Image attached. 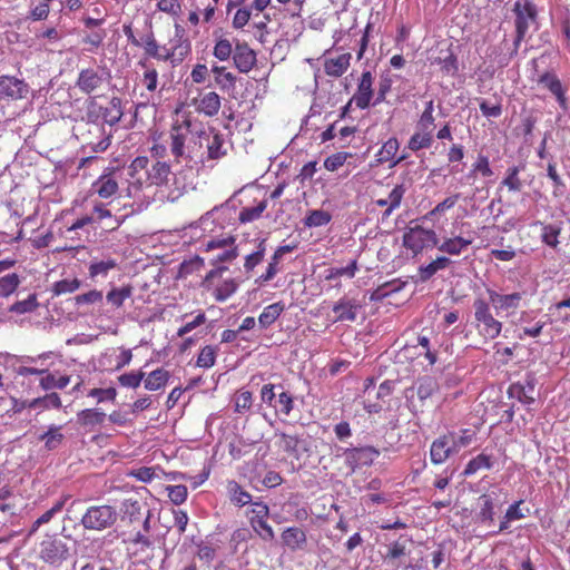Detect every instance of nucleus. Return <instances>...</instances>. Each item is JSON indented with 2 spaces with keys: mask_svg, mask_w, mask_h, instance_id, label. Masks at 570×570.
<instances>
[{
  "mask_svg": "<svg viewBox=\"0 0 570 570\" xmlns=\"http://www.w3.org/2000/svg\"><path fill=\"white\" fill-rule=\"evenodd\" d=\"M337 456L345 458L346 465L354 472L361 465H371L379 458L380 451L374 446L338 448Z\"/></svg>",
  "mask_w": 570,
  "mask_h": 570,
  "instance_id": "6e6552de",
  "label": "nucleus"
},
{
  "mask_svg": "<svg viewBox=\"0 0 570 570\" xmlns=\"http://www.w3.org/2000/svg\"><path fill=\"white\" fill-rule=\"evenodd\" d=\"M234 242L235 239L233 237H227L222 239H212L206 244L207 252L216 248L223 249L222 253L213 258L212 264L215 267L207 273L202 282V286L207 291H210L213 288L214 281L222 277L223 274L228 269L227 266L223 264L232 262L238 256L237 248L232 247Z\"/></svg>",
  "mask_w": 570,
  "mask_h": 570,
  "instance_id": "f257e3e1",
  "label": "nucleus"
},
{
  "mask_svg": "<svg viewBox=\"0 0 570 570\" xmlns=\"http://www.w3.org/2000/svg\"><path fill=\"white\" fill-rule=\"evenodd\" d=\"M281 438V448L288 454H296L303 440L297 435L286 434L284 432L276 433Z\"/></svg>",
  "mask_w": 570,
  "mask_h": 570,
  "instance_id": "de8ad7c7",
  "label": "nucleus"
},
{
  "mask_svg": "<svg viewBox=\"0 0 570 570\" xmlns=\"http://www.w3.org/2000/svg\"><path fill=\"white\" fill-rule=\"evenodd\" d=\"M92 190L101 198H109L118 191V183L111 175H102L92 184Z\"/></svg>",
  "mask_w": 570,
  "mask_h": 570,
  "instance_id": "b1692460",
  "label": "nucleus"
},
{
  "mask_svg": "<svg viewBox=\"0 0 570 570\" xmlns=\"http://www.w3.org/2000/svg\"><path fill=\"white\" fill-rule=\"evenodd\" d=\"M273 409L276 414L288 416L294 409L293 396L282 387V390L277 393V400Z\"/></svg>",
  "mask_w": 570,
  "mask_h": 570,
  "instance_id": "e433bc0d",
  "label": "nucleus"
},
{
  "mask_svg": "<svg viewBox=\"0 0 570 570\" xmlns=\"http://www.w3.org/2000/svg\"><path fill=\"white\" fill-rule=\"evenodd\" d=\"M169 380V373L164 368L153 371L145 380V389L157 391L164 387Z\"/></svg>",
  "mask_w": 570,
  "mask_h": 570,
  "instance_id": "c9c22d12",
  "label": "nucleus"
},
{
  "mask_svg": "<svg viewBox=\"0 0 570 570\" xmlns=\"http://www.w3.org/2000/svg\"><path fill=\"white\" fill-rule=\"evenodd\" d=\"M171 176L170 166L166 161H155L146 171L145 183L150 186H166Z\"/></svg>",
  "mask_w": 570,
  "mask_h": 570,
  "instance_id": "f3484780",
  "label": "nucleus"
},
{
  "mask_svg": "<svg viewBox=\"0 0 570 570\" xmlns=\"http://www.w3.org/2000/svg\"><path fill=\"white\" fill-rule=\"evenodd\" d=\"M515 37L513 50L517 52L520 43L525 39L531 27L538 29V11L535 4L530 0L517 1L513 7Z\"/></svg>",
  "mask_w": 570,
  "mask_h": 570,
  "instance_id": "f03ea898",
  "label": "nucleus"
},
{
  "mask_svg": "<svg viewBox=\"0 0 570 570\" xmlns=\"http://www.w3.org/2000/svg\"><path fill=\"white\" fill-rule=\"evenodd\" d=\"M212 71L216 75V82L222 89H230L235 87L236 76L226 71L225 67L214 66Z\"/></svg>",
  "mask_w": 570,
  "mask_h": 570,
  "instance_id": "a19ab883",
  "label": "nucleus"
},
{
  "mask_svg": "<svg viewBox=\"0 0 570 570\" xmlns=\"http://www.w3.org/2000/svg\"><path fill=\"white\" fill-rule=\"evenodd\" d=\"M266 207H267V202L266 200L259 202L254 207H244L239 212V220L242 223L254 222V220L258 219L262 216V214L266 209Z\"/></svg>",
  "mask_w": 570,
  "mask_h": 570,
  "instance_id": "49530a36",
  "label": "nucleus"
},
{
  "mask_svg": "<svg viewBox=\"0 0 570 570\" xmlns=\"http://www.w3.org/2000/svg\"><path fill=\"white\" fill-rule=\"evenodd\" d=\"M29 94L28 83L14 76H0V100H19L27 98Z\"/></svg>",
  "mask_w": 570,
  "mask_h": 570,
  "instance_id": "9b49d317",
  "label": "nucleus"
},
{
  "mask_svg": "<svg viewBox=\"0 0 570 570\" xmlns=\"http://www.w3.org/2000/svg\"><path fill=\"white\" fill-rule=\"evenodd\" d=\"M134 288L131 285L122 287H112L106 295V299L114 307L119 308L124 302L132 295Z\"/></svg>",
  "mask_w": 570,
  "mask_h": 570,
  "instance_id": "f704fd0d",
  "label": "nucleus"
},
{
  "mask_svg": "<svg viewBox=\"0 0 570 570\" xmlns=\"http://www.w3.org/2000/svg\"><path fill=\"white\" fill-rule=\"evenodd\" d=\"M124 116L122 100L119 97H112L106 107L101 106L102 124L106 127L117 125Z\"/></svg>",
  "mask_w": 570,
  "mask_h": 570,
  "instance_id": "412c9836",
  "label": "nucleus"
},
{
  "mask_svg": "<svg viewBox=\"0 0 570 570\" xmlns=\"http://www.w3.org/2000/svg\"><path fill=\"white\" fill-rule=\"evenodd\" d=\"M282 390V385L275 384H265L261 390V400L263 403L267 404L271 407H274V404L277 400V393Z\"/></svg>",
  "mask_w": 570,
  "mask_h": 570,
  "instance_id": "0e129e2a",
  "label": "nucleus"
},
{
  "mask_svg": "<svg viewBox=\"0 0 570 570\" xmlns=\"http://www.w3.org/2000/svg\"><path fill=\"white\" fill-rule=\"evenodd\" d=\"M399 141L396 138H390L387 141L383 144L381 149L377 153V161L379 163H387L393 160L397 150H399Z\"/></svg>",
  "mask_w": 570,
  "mask_h": 570,
  "instance_id": "c03bdc74",
  "label": "nucleus"
},
{
  "mask_svg": "<svg viewBox=\"0 0 570 570\" xmlns=\"http://www.w3.org/2000/svg\"><path fill=\"white\" fill-rule=\"evenodd\" d=\"M141 40L145 52L148 57L158 59V57L161 56V47L157 43L151 30L141 37Z\"/></svg>",
  "mask_w": 570,
  "mask_h": 570,
  "instance_id": "5fc2aeb1",
  "label": "nucleus"
},
{
  "mask_svg": "<svg viewBox=\"0 0 570 570\" xmlns=\"http://www.w3.org/2000/svg\"><path fill=\"white\" fill-rule=\"evenodd\" d=\"M229 500L237 507H244L252 502V495L245 491L236 481H229L227 484Z\"/></svg>",
  "mask_w": 570,
  "mask_h": 570,
  "instance_id": "473e14b6",
  "label": "nucleus"
},
{
  "mask_svg": "<svg viewBox=\"0 0 570 570\" xmlns=\"http://www.w3.org/2000/svg\"><path fill=\"white\" fill-rule=\"evenodd\" d=\"M535 225L541 227V242L551 248H557L560 244L559 236L562 232V224H546L537 222Z\"/></svg>",
  "mask_w": 570,
  "mask_h": 570,
  "instance_id": "4be33fe9",
  "label": "nucleus"
},
{
  "mask_svg": "<svg viewBox=\"0 0 570 570\" xmlns=\"http://www.w3.org/2000/svg\"><path fill=\"white\" fill-rule=\"evenodd\" d=\"M472 240L463 238L461 236H455L452 238H445L441 244H438V249L440 252L446 253L449 255H459L469 245H471Z\"/></svg>",
  "mask_w": 570,
  "mask_h": 570,
  "instance_id": "cd10ccee",
  "label": "nucleus"
},
{
  "mask_svg": "<svg viewBox=\"0 0 570 570\" xmlns=\"http://www.w3.org/2000/svg\"><path fill=\"white\" fill-rule=\"evenodd\" d=\"M190 120H184L181 124L173 126L170 131V151L177 161L185 159L188 161H196L198 155L193 150H186V142L191 135Z\"/></svg>",
  "mask_w": 570,
  "mask_h": 570,
  "instance_id": "423d86ee",
  "label": "nucleus"
},
{
  "mask_svg": "<svg viewBox=\"0 0 570 570\" xmlns=\"http://www.w3.org/2000/svg\"><path fill=\"white\" fill-rule=\"evenodd\" d=\"M238 282L235 278H228L214 289V296L217 302H224L230 297L238 288Z\"/></svg>",
  "mask_w": 570,
  "mask_h": 570,
  "instance_id": "58836bf2",
  "label": "nucleus"
},
{
  "mask_svg": "<svg viewBox=\"0 0 570 570\" xmlns=\"http://www.w3.org/2000/svg\"><path fill=\"white\" fill-rule=\"evenodd\" d=\"M332 219L330 213L321 209L312 210L305 217L304 224L307 227H321L327 225Z\"/></svg>",
  "mask_w": 570,
  "mask_h": 570,
  "instance_id": "a18cd8bd",
  "label": "nucleus"
},
{
  "mask_svg": "<svg viewBox=\"0 0 570 570\" xmlns=\"http://www.w3.org/2000/svg\"><path fill=\"white\" fill-rule=\"evenodd\" d=\"M198 144L199 149L206 147V153H202L197 157L200 163L209 159L216 160L226 155V150L223 149L224 137L213 128L208 131L200 130L198 132Z\"/></svg>",
  "mask_w": 570,
  "mask_h": 570,
  "instance_id": "0eeeda50",
  "label": "nucleus"
},
{
  "mask_svg": "<svg viewBox=\"0 0 570 570\" xmlns=\"http://www.w3.org/2000/svg\"><path fill=\"white\" fill-rule=\"evenodd\" d=\"M373 76L371 71H363L360 82L357 85V90L352 97V101L360 109H366L371 105V99L373 97Z\"/></svg>",
  "mask_w": 570,
  "mask_h": 570,
  "instance_id": "ddd939ff",
  "label": "nucleus"
},
{
  "mask_svg": "<svg viewBox=\"0 0 570 570\" xmlns=\"http://www.w3.org/2000/svg\"><path fill=\"white\" fill-rule=\"evenodd\" d=\"M21 281L18 274L11 273L0 277V296L9 297L19 287Z\"/></svg>",
  "mask_w": 570,
  "mask_h": 570,
  "instance_id": "ea45409f",
  "label": "nucleus"
},
{
  "mask_svg": "<svg viewBox=\"0 0 570 570\" xmlns=\"http://www.w3.org/2000/svg\"><path fill=\"white\" fill-rule=\"evenodd\" d=\"M102 82L104 77L98 70L94 68H86L80 70L76 80V88H78L82 94L90 95L99 89Z\"/></svg>",
  "mask_w": 570,
  "mask_h": 570,
  "instance_id": "4468645a",
  "label": "nucleus"
},
{
  "mask_svg": "<svg viewBox=\"0 0 570 570\" xmlns=\"http://www.w3.org/2000/svg\"><path fill=\"white\" fill-rule=\"evenodd\" d=\"M60 431H61L60 425H50L48 428L47 432L39 435L38 439L40 441L45 442L46 450L52 451V450L58 449L61 445L65 436Z\"/></svg>",
  "mask_w": 570,
  "mask_h": 570,
  "instance_id": "7c9ffc66",
  "label": "nucleus"
},
{
  "mask_svg": "<svg viewBox=\"0 0 570 570\" xmlns=\"http://www.w3.org/2000/svg\"><path fill=\"white\" fill-rule=\"evenodd\" d=\"M399 289L400 286L395 285V281L386 282L371 293L370 301L381 302L392 293L397 292Z\"/></svg>",
  "mask_w": 570,
  "mask_h": 570,
  "instance_id": "bf43d9fd",
  "label": "nucleus"
},
{
  "mask_svg": "<svg viewBox=\"0 0 570 570\" xmlns=\"http://www.w3.org/2000/svg\"><path fill=\"white\" fill-rule=\"evenodd\" d=\"M124 517H127L130 522L139 519L141 514V504L137 500H125L122 502Z\"/></svg>",
  "mask_w": 570,
  "mask_h": 570,
  "instance_id": "774afa93",
  "label": "nucleus"
},
{
  "mask_svg": "<svg viewBox=\"0 0 570 570\" xmlns=\"http://www.w3.org/2000/svg\"><path fill=\"white\" fill-rule=\"evenodd\" d=\"M351 53H342L337 57H328L324 59V71L327 76L338 78L350 67Z\"/></svg>",
  "mask_w": 570,
  "mask_h": 570,
  "instance_id": "aec40b11",
  "label": "nucleus"
},
{
  "mask_svg": "<svg viewBox=\"0 0 570 570\" xmlns=\"http://www.w3.org/2000/svg\"><path fill=\"white\" fill-rule=\"evenodd\" d=\"M100 118L101 106H98L97 102L91 99L86 112V127H88L89 134H98L102 136V140L97 141L94 139H87V137H85L86 146L89 147L94 153H104L110 146L111 131L106 130L102 121H99Z\"/></svg>",
  "mask_w": 570,
  "mask_h": 570,
  "instance_id": "20e7f679",
  "label": "nucleus"
},
{
  "mask_svg": "<svg viewBox=\"0 0 570 570\" xmlns=\"http://www.w3.org/2000/svg\"><path fill=\"white\" fill-rule=\"evenodd\" d=\"M432 142H433V135H430L429 132H423V131L416 130V132H414L412 135V137L410 138L407 147L413 151H417L420 149L431 147Z\"/></svg>",
  "mask_w": 570,
  "mask_h": 570,
  "instance_id": "37998d69",
  "label": "nucleus"
},
{
  "mask_svg": "<svg viewBox=\"0 0 570 570\" xmlns=\"http://www.w3.org/2000/svg\"><path fill=\"white\" fill-rule=\"evenodd\" d=\"M491 466L490 456L485 454H479L472 459L465 466L463 474L471 475L481 469H489Z\"/></svg>",
  "mask_w": 570,
  "mask_h": 570,
  "instance_id": "13d9d810",
  "label": "nucleus"
},
{
  "mask_svg": "<svg viewBox=\"0 0 570 570\" xmlns=\"http://www.w3.org/2000/svg\"><path fill=\"white\" fill-rule=\"evenodd\" d=\"M448 435H451V443L454 445L452 448L455 454L459 453L461 449L471 445L474 438V433L469 430L463 431L460 435L454 433H449Z\"/></svg>",
  "mask_w": 570,
  "mask_h": 570,
  "instance_id": "6e6d98bb",
  "label": "nucleus"
},
{
  "mask_svg": "<svg viewBox=\"0 0 570 570\" xmlns=\"http://www.w3.org/2000/svg\"><path fill=\"white\" fill-rule=\"evenodd\" d=\"M285 309L284 304L281 302L266 306L258 317V324L262 328L271 326Z\"/></svg>",
  "mask_w": 570,
  "mask_h": 570,
  "instance_id": "2f4dec72",
  "label": "nucleus"
},
{
  "mask_svg": "<svg viewBox=\"0 0 570 570\" xmlns=\"http://www.w3.org/2000/svg\"><path fill=\"white\" fill-rule=\"evenodd\" d=\"M282 540L285 546L294 551L303 549L306 544L307 538L306 533L301 528L289 527L283 531Z\"/></svg>",
  "mask_w": 570,
  "mask_h": 570,
  "instance_id": "5701e85b",
  "label": "nucleus"
},
{
  "mask_svg": "<svg viewBox=\"0 0 570 570\" xmlns=\"http://www.w3.org/2000/svg\"><path fill=\"white\" fill-rule=\"evenodd\" d=\"M436 390V383L435 381L430 377L425 376L422 380L419 381L417 387H416V394L420 400H426L430 397L434 391Z\"/></svg>",
  "mask_w": 570,
  "mask_h": 570,
  "instance_id": "680f3d73",
  "label": "nucleus"
},
{
  "mask_svg": "<svg viewBox=\"0 0 570 570\" xmlns=\"http://www.w3.org/2000/svg\"><path fill=\"white\" fill-rule=\"evenodd\" d=\"M235 67L239 72H248L256 63V52L246 42H237L233 53Z\"/></svg>",
  "mask_w": 570,
  "mask_h": 570,
  "instance_id": "2eb2a0df",
  "label": "nucleus"
},
{
  "mask_svg": "<svg viewBox=\"0 0 570 570\" xmlns=\"http://www.w3.org/2000/svg\"><path fill=\"white\" fill-rule=\"evenodd\" d=\"M70 382V377L68 375L60 376L59 379H56L55 375L48 373L46 376H43L40 380V386L43 390H52V389H65Z\"/></svg>",
  "mask_w": 570,
  "mask_h": 570,
  "instance_id": "864d4df0",
  "label": "nucleus"
},
{
  "mask_svg": "<svg viewBox=\"0 0 570 570\" xmlns=\"http://www.w3.org/2000/svg\"><path fill=\"white\" fill-rule=\"evenodd\" d=\"M80 285H81V282L78 278H72V279L66 278V279L56 282L52 285L51 291H52L53 295L59 296L62 294L76 292L80 287Z\"/></svg>",
  "mask_w": 570,
  "mask_h": 570,
  "instance_id": "3c124183",
  "label": "nucleus"
},
{
  "mask_svg": "<svg viewBox=\"0 0 570 570\" xmlns=\"http://www.w3.org/2000/svg\"><path fill=\"white\" fill-rule=\"evenodd\" d=\"M473 307L480 332L487 337L495 338L499 335V322L491 314L490 304L482 298H478Z\"/></svg>",
  "mask_w": 570,
  "mask_h": 570,
  "instance_id": "9d476101",
  "label": "nucleus"
},
{
  "mask_svg": "<svg viewBox=\"0 0 570 570\" xmlns=\"http://www.w3.org/2000/svg\"><path fill=\"white\" fill-rule=\"evenodd\" d=\"M149 159L146 156L136 157L128 167V176L134 179L135 184L142 185L146 178V171Z\"/></svg>",
  "mask_w": 570,
  "mask_h": 570,
  "instance_id": "c85d7f7f",
  "label": "nucleus"
},
{
  "mask_svg": "<svg viewBox=\"0 0 570 570\" xmlns=\"http://www.w3.org/2000/svg\"><path fill=\"white\" fill-rule=\"evenodd\" d=\"M530 514V508L524 500H519L511 504L501 521V531L508 528V523L527 518Z\"/></svg>",
  "mask_w": 570,
  "mask_h": 570,
  "instance_id": "393cba45",
  "label": "nucleus"
},
{
  "mask_svg": "<svg viewBox=\"0 0 570 570\" xmlns=\"http://www.w3.org/2000/svg\"><path fill=\"white\" fill-rule=\"evenodd\" d=\"M38 307L37 295L30 294L28 298L18 301L9 307V312L16 314H26L33 312Z\"/></svg>",
  "mask_w": 570,
  "mask_h": 570,
  "instance_id": "09e8293b",
  "label": "nucleus"
},
{
  "mask_svg": "<svg viewBox=\"0 0 570 570\" xmlns=\"http://www.w3.org/2000/svg\"><path fill=\"white\" fill-rule=\"evenodd\" d=\"M26 406H28L29 409H36V407L60 409L61 400H60V396L56 392H52V393L46 394L42 397H37V399L31 400L30 402H28V404Z\"/></svg>",
  "mask_w": 570,
  "mask_h": 570,
  "instance_id": "4c0bfd02",
  "label": "nucleus"
},
{
  "mask_svg": "<svg viewBox=\"0 0 570 570\" xmlns=\"http://www.w3.org/2000/svg\"><path fill=\"white\" fill-rule=\"evenodd\" d=\"M106 413L98 409H86L77 414L78 423L86 428H92L104 423Z\"/></svg>",
  "mask_w": 570,
  "mask_h": 570,
  "instance_id": "c756f323",
  "label": "nucleus"
},
{
  "mask_svg": "<svg viewBox=\"0 0 570 570\" xmlns=\"http://www.w3.org/2000/svg\"><path fill=\"white\" fill-rule=\"evenodd\" d=\"M70 547L56 534H46L38 546V558L52 568H59L71 557Z\"/></svg>",
  "mask_w": 570,
  "mask_h": 570,
  "instance_id": "39448f33",
  "label": "nucleus"
},
{
  "mask_svg": "<svg viewBox=\"0 0 570 570\" xmlns=\"http://www.w3.org/2000/svg\"><path fill=\"white\" fill-rule=\"evenodd\" d=\"M356 271H357V263H356V261H352L345 267H333V268L327 269V274H326L325 278L327 281H333V279L340 278L342 276H347L348 278H353L355 276Z\"/></svg>",
  "mask_w": 570,
  "mask_h": 570,
  "instance_id": "8fccbe9b",
  "label": "nucleus"
},
{
  "mask_svg": "<svg viewBox=\"0 0 570 570\" xmlns=\"http://www.w3.org/2000/svg\"><path fill=\"white\" fill-rule=\"evenodd\" d=\"M501 185L508 187L511 191H520L523 184L519 178V168L512 167L508 169L507 177L501 181Z\"/></svg>",
  "mask_w": 570,
  "mask_h": 570,
  "instance_id": "69168bd1",
  "label": "nucleus"
},
{
  "mask_svg": "<svg viewBox=\"0 0 570 570\" xmlns=\"http://www.w3.org/2000/svg\"><path fill=\"white\" fill-rule=\"evenodd\" d=\"M403 244L406 248L417 254L424 248H438L439 238L434 230L416 226L404 234Z\"/></svg>",
  "mask_w": 570,
  "mask_h": 570,
  "instance_id": "1a4fd4ad",
  "label": "nucleus"
},
{
  "mask_svg": "<svg viewBox=\"0 0 570 570\" xmlns=\"http://www.w3.org/2000/svg\"><path fill=\"white\" fill-rule=\"evenodd\" d=\"M451 259L446 256H439L436 259L432 261L430 264L425 266H421L417 272V276L420 282H428L439 271L446 268L451 264Z\"/></svg>",
  "mask_w": 570,
  "mask_h": 570,
  "instance_id": "a878e982",
  "label": "nucleus"
},
{
  "mask_svg": "<svg viewBox=\"0 0 570 570\" xmlns=\"http://www.w3.org/2000/svg\"><path fill=\"white\" fill-rule=\"evenodd\" d=\"M250 525L264 541L274 540L275 534L273 528L267 523V519H250Z\"/></svg>",
  "mask_w": 570,
  "mask_h": 570,
  "instance_id": "603ef678",
  "label": "nucleus"
},
{
  "mask_svg": "<svg viewBox=\"0 0 570 570\" xmlns=\"http://www.w3.org/2000/svg\"><path fill=\"white\" fill-rule=\"evenodd\" d=\"M117 266L115 259H107L100 262H92L89 266V275L90 277H97L99 275L106 276L110 269H114Z\"/></svg>",
  "mask_w": 570,
  "mask_h": 570,
  "instance_id": "4d7b16f0",
  "label": "nucleus"
},
{
  "mask_svg": "<svg viewBox=\"0 0 570 570\" xmlns=\"http://www.w3.org/2000/svg\"><path fill=\"white\" fill-rule=\"evenodd\" d=\"M144 377L145 373L142 371L124 373L120 376H118V382L124 387L136 389L140 385Z\"/></svg>",
  "mask_w": 570,
  "mask_h": 570,
  "instance_id": "e2e57ef3",
  "label": "nucleus"
},
{
  "mask_svg": "<svg viewBox=\"0 0 570 570\" xmlns=\"http://www.w3.org/2000/svg\"><path fill=\"white\" fill-rule=\"evenodd\" d=\"M522 301L521 293H513L509 295H501V317L504 316L507 318L511 317L512 323H517L523 320L527 315V312L522 311L520 316L518 317V308L520 307V302Z\"/></svg>",
  "mask_w": 570,
  "mask_h": 570,
  "instance_id": "a211bd4d",
  "label": "nucleus"
},
{
  "mask_svg": "<svg viewBox=\"0 0 570 570\" xmlns=\"http://www.w3.org/2000/svg\"><path fill=\"white\" fill-rule=\"evenodd\" d=\"M118 519L115 507L109 504L90 505L83 512L80 524L85 530L101 532L114 527Z\"/></svg>",
  "mask_w": 570,
  "mask_h": 570,
  "instance_id": "7ed1b4c3",
  "label": "nucleus"
},
{
  "mask_svg": "<svg viewBox=\"0 0 570 570\" xmlns=\"http://www.w3.org/2000/svg\"><path fill=\"white\" fill-rule=\"evenodd\" d=\"M405 191H406V188L403 184L396 185L391 190V193L389 194V197L386 198L387 203H389V207L383 213L384 217H389L394 209L400 207Z\"/></svg>",
  "mask_w": 570,
  "mask_h": 570,
  "instance_id": "79ce46f5",
  "label": "nucleus"
},
{
  "mask_svg": "<svg viewBox=\"0 0 570 570\" xmlns=\"http://www.w3.org/2000/svg\"><path fill=\"white\" fill-rule=\"evenodd\" d=\"M294 248H295V246H291V245L279 246L276 249V252L274 253V255L272 257V262L268 264V267L266 269V273L263 274L257 281L258 282H268L272 278H274V276L277 273V267L276 266L279 263V259L282 258V256L284 254L291 253Z\"/></svg>",
  "mask_w": 570,
  "mask_h": 570,
  "instance_id": "72a5a7b5",
  "label": "nucleus"
},
{
  "mask_svg": "<svg viewBox=\"0 0 570 570\" xmlns=\"http://www.w3.org/2000/svg\"><path fill=\"white\" fill-rule=\"evenodd\" d=\"M216 362V348L207 345L202 348L198 357H197V366L209 368L214 366Z\"/></svg>",
  "mask_w": 570,
  "mask_h": 570,
  "instance_id": "052dcab7",
  "label": "nucleus"
},
{
  "mask_svg": "<svg viewBox=\"0 0 570 570\" xmlns=\"http://www.w3.org/2000/svg\"><path fill=\"white\" fill-rule=\"evenodd\" d=\"M219 109L220 97L214 91L203 95L197 105V110L209 117L217 115Z\"/></svg>",
  "mask_w": 570,
  "mask_h": 570,
  "instance_id": "bb28decb",
  "label": "nucleus"
},
{
  "mask_svg": "<svg viewBox=\"0 0 570 570\" xmlns=\"http://www.w3.org/2000/svg\"><path fill=\"white\" fill-rule=\"evenodd\" d=\"M538 83L544 86L557 98L561 108H567L566 90L554 73L548 71L542 73L538 79Z\"/></svg>",
  "mask_w": 570,
  "mask_h": 570,
  "instance_id": "6ab92c4d",
  "label": "nucleus"
},
{
  "mask_svg": "<svg viewBox=\"0 0 570 570\" xmlns=\"http://www.w3.org/2000/svg\"><path fill=\"white\" fill-rule=\"evenodd\" d=\"M361 307L357 299L343 296L333 306V312L336 314L335 322H355Z\"/></svg>",
  "mask_w": 570,
  "mask_h": 570,
  "instance_id": "f8f14e48",
  "label": "nucleus"
},
{
  "mask_svg": "<svg viewBox=\"0 0 570 570\" xmlns=\"http://www.w3.org/2000/svg\"><path fill=\"white\" fill-rule=\"evenodd\" d=\"M265 250V240L263 239L259 242L257 250L247 255L245 258L244 267L247 272L253 271L254 267L263 261Z\"/></svg>",
  "mask_w": 570,
  "mask_h": 570,
  "instance_id": "338daca9",
  "label": "nucleus"
},
{
  "mask_svg": "<svg viewBox=\"0 0 570 570\" xmlns=\"http://www.w3.org/2000/svg\"><path fill=\"white\" fill-rule=\"evenodd\" d=\"M454 446L451 443V435H442L435 439L430 449V458L432 463L442 464L444 463L451 455L455 454L453 451Z\"/></svg>",
  "mask_w": 570,
  "mask_h": 570,
  "instance_id": "dca6fc26",
  "label": "nucleus"
}]
</instances>
